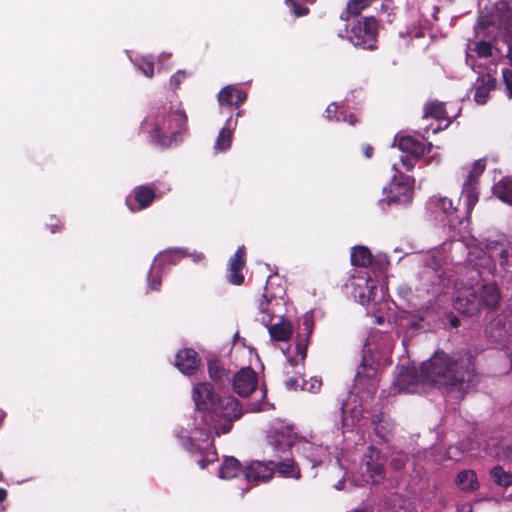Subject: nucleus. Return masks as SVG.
I'll use <instances>...</instances> for the list:
<instances>
[{"mask_svg": "<svg viewBox=\"0 0 512 512\" xmlns=\"http://www.w3.org/2000/svg\"><path fill=\"white\" fill-rule=\"evenodd\" d=\"M464 250L467 251V265L475 268L478 276L483 272L495 273L497 265L505 270L508 264L509 250L505 243L491 241L483 248L472 236L444 242L426 254H417L415 258L425 268L424 277L432 285H440L444 274V266L448 265L449 262L460 263L462 255H458V252L462 254Z\"/></svg>", "mask_w": 512, "mask_h": 512, "instance_id": "nucleus-1", "label": "nucleus"}, {"mask_svg": "<svg viewBox=\"0 0 512 512\" xmlns=\"http://www.w3.org/2000/svg\"><path fill=\"white\" fill-rule=\"evenodd\" d=\"M422 374L429 384L447 388L467 390L474 385V367L470 357L454 358L445 352L437 351L422 363Z\"/></svg>", "mask_w": 512, "mask_h": 512, "instance_id": "nucleus-2", "label": "nucleus"}, {"mask_svg": "<svg viewBox=\"0 0 512 512\" xmlns=\"http://www.w3.org/2000/svg\"><path fill=\"white\" fill-rule=\"evenodd\" d=\"M187 116L181 109L160 107L151 111L142 122V129L162 147L177 143L186 131Z\"/></svg>", "mask_w": 512, "mask_h": 512, "instance_id": "nucleus-3", "label": "nucleus"}, {"mask_svg": "<svg viewBox=\"0 0 512 512\" xmlns=\"http://www.w3.org/2000/svg\"><path fill=\"white\" fill-rule=\"evenodd\" d=\"M232 420H227L221 427L217 428L212 424L213 421L208 420V424L210 425V435H212V430H215L216 435L226 434L232 428ZM190 424L187 427H182L176 434L178 439L181 441L183 447L191 453V455L195 458L196 463L199 465L201 469L206 468L209 463H213L217 460V453L214 449L213 444L210 442V438L206 439L205 437L200 438V434H194L196 439L188 438L190 431H193Z\"/></svg>", "mask_w": 512, "mask_h": 512, "instance_id": "nucleus-4", "label": "nucleus"}, {"mask_svg": "<svg viewBox=\"0 0 512 512\" xmlns=\"http://www.w3.org/2000/svg\"><path fill=\"white\" fill-rule=\"evenodd\" d=\"M192 397L197 408L194 416V430L189 432V439H196L194 434L199 433L200 438H209L210 425L208 424V416L212 409H217V397L209 383H199L193 387Z\"/></svg>", "mask_w": 512, "mask_h": 512, "instance_id": "nucleus-5", "label": "nucleus"}, {"mask_svg": "<svg viewBox=\"0 0 512 512\" xmlns=\"http://www.w3.org/2000/svg\"><path fill=\"white\" fill-rule=\"evenodd\" d=\"M386 457L374 446H369L363 454L357 471L353 474L356 485L380 484L386 476Z\"/></svg>", "mask_w": 512, "mask_h": 512, "instance_id": "nucleus-6", "label": "nucleus"}, {"mask_svg": "<svg viewBox=\"0 0 512 512\" xmlns=\"http://www.w3.org/2000/svg\"><path fill=\"white\" fill-rule=\"evenodd\" d=\"M485 168V159H478L474 161L470 167L462 168V172L465 174V180L463 182L461 199L464 201L466 206L467 215H470L474 206L478 202V178L484 172Z\"/></svg>", "mask_w": 512, "mask_h": 512, "instance_id": "nucleus-7", "label": "nucleus"}, {"mask_svg": "<svg viewBox=\"0 0 512 512\" xmlns=\"http://www.w3.org/2000/svg\"><path fill=\"white\" fill-rule=\"evenodd\" d=\"M296 440L297 433L294 427L281 420L274 421L267 432L268 445L276 456L289 450Z\"/></svg>", "mask_w": 512, "mask_h": 512, "instance_id": "nucleus-8", "label": "nucleus"}, {"mask_svg": "<svg viewBox=\"0 0 512 512\" xmlns=\"http://www.w3.org/2000/svg\"><path fill=\"white\" fill-rule=\"evenodd\" d=\"M466 63L479 75L478 79L476 80L473 89L475 90L474 93V100L478 104H485L488 100L489 93L491 90L494 89L496 80L492 75V71H495L496 63H491L492 67L488 68V72L484 73L483 71V62H476L472 56L467 54L466 57Z\"/></svg>", "mask_w": 512, "mask_h": 512, "instance_id": "nucleus-9", "label": "nucleus"}, {"mask_svg": "<svg viewBox=\"0 0 512 512\" xmlns=\"http://www.w3.org/2000/svg\"><path fill=\"white\" fill-rule=\"evenodd\" d=\"M376 20L366 17L357 21L350 30H346L347 38L357 47L373 50L376 47Z\"/></svg>", "mask_w": 512, "mask_h": 512, "instance_id": "nucleus-10", "label": "nucleus"}, {"mask_svg": "<svg viewBox=\"0 0 512 512\" xmlns=\"http://www.w3.org/2000/svg\"><path fill=\"white\" fill-rule=\"evenodd\" d=\"M346 286L351 289L353 297L362 305L376 297V282L366 270H360L352 274Z\"/></svg>", "mask_w": 512, "mask_h": 512, "instance_id": "nucleus-11", "label": "nucleus"}, {"mask_svg": "<svg viewBox=\"0 0 512 512\" xmlns=\"http://www.w3.org/2000/svg\"><path fill=\"white\" fill-rule=\"evenodd\" d=\"M185 253L180 249H169L160 252L154 259V263L147 275V285L150 290H158L161 284L160 273L166 265L176 264L178 260L183 258Z\"/></svg>", "mask_w": 512, "mask_h": 512, "instance_id": "nucleus-12", "label": "nucleus"}, {"mask_svg": "<svg viewBox=\"0 0 512 512\" xmlns=\"http://www.w3.org/2000/svg\"><path fill=\"white\" fill-rule=\"evenodd\" d=\"M428 382L422 374H420L414 367H402L393 381L394 390L397 392L417 393L425 389Z\"/></svg>", "mask_w": 512, "mask_h": 512, "instance_id": "nucleus-13", "label": "nucleus"}, {"mask_svg": "<svg viewBox=\"0 0 512 512\" xmlns=\"http://www.w3.org/2000/svg\"><path fill=\"white\" fill-rule=\"evenodd\" d=\"M284 299L282 296H276L268 293L266 287V293L258 304V317L257 319L264 325L269 326L271 322L284 316Z\"/></svg>", "mask_w": 512, "mask_h": 512, "instance_id": "nucleus-14", "label": "nucleus"}, {"mask_svg": "<svg viewBox=\"0 0 512 512\" xmlns=\"http://www.w3.org/2000/svg\"><path fill=\"white\" fill-rule=\"evenodd\" d=\"M398 147L399 149L405 153L400 157L401 164L407 170H411L416 161L425 154L430 153L432 150V145L426 147L423 143L419 142L412 136H402L398 139Z\"/></svg>", "mask_w": 512, "mask_h": 512, "instance_id": "nucleus-15", "label": "nucleus"}, {"mask_svg": "<svg viewBox=\"0 0 512 512\" xmlns=\"http://www.w3.org/2000/svg\"><path fill=\"white\" fill-rule=\"evenodd\" d=\"M486 333L495 343H502L512 335V309H507L487 326Z\"/></svg>", "mask_w": 512, "mask_h": 512, "instance_id": "nucleus-16", "label": "nucleus"}, {"mask_svg": "<svg viewBox=\"0 0 512 512\" xmlns=\"http://www.w3.org/2000/svg\"><path fill=\"white\" fill-rule=\"evenodd\" d=\"M258 386L256 372L250 367H243L232 378V388L241 397L250 395Z\"/></svg>", "mask_w": 512, "mask_h": 512, "instance_id": "nucleus-17", "label": "nucleus"}, {"mask_svg": "<svg viewBox=\"0 0 512 512\" xmlns=\"http://www.w3.org/2000/svg\"><path fill=\"white\" fill-rule=\"evenodd\" d=\"M454 308L469 316L477 314L481 309L478 292L472 287L460 289L454 301Z\"/></svg>", "mask_w": 512, "mask_h": 512, "instance_id": "nucleus-18", "label": "nucleus"}, {"mask_svg": "<svg viewBox=\"0 0 512 512\" xmlns=\"http://www.w3.org/2000/svg\"><path fill=\"white\" fill-rule=\"evenodd\" d=\"M216 403L217 409H212L208 416L210 421H214L215 417H223L227 420L238 419L243 413L240 403L231 395L218 398Z\"/></svg>", "mask_w": 512, "mask_h": 512, "instance_id": "nucleus-19", "label": "nucleus"}, {"mask_svg": "<svg viewBox=\"0 0 512 512\" xmlns=\"http://www.w3.org/2000/svg\"><path fill=\"white\" fill-rule=\"evenodd\" d=\"M414 181L406 176L398 179L396 176L390 184V192L392 195L388 198V203L408 204L413 197Z\"/></svg>", "mask_w": 512, "mask_h": 512, "instance_id": "nucleus-20", "label": "nucleus"}, {"mask_svg": "<svg viewBox=\"0 0 512 512\" xmlns=\"http://www.w3.org/2000/svg\"><path fill=\"white\" fill-rule=\"evenodd\" d=\"M275 472L274 462L269 463L255 461L243 471L244 477L249 484H258L269 481Z\"/></svg>", "mask_w": 512, "mask_h": 512, "instance_id": "nucleus-21", "label": "nucleus"}, {"mask_svg": "<svg viewBox=\"0 0 512 512\" xmlns=\"http://www.w3.org/2000/svg\"><path fill=\"white\" fill-rule=\"evenodd\" d=\"M378 369V363L364 357L355 377L356 386H367L369 392L374 391Z\"/></svg>", "mask_w": 512, "mask_h": 512, "instance_id": "nucleus-22", "label": "nucleus"}, {"mask_svg": "<svg viewBox=\"0 0 512 512\" xmlns=\"http://www.w3.org/2000/svg\"><path fill=\"white\" fill-rule=\"evenodd\" d=\"M299 452L311 463V468H315L329 460L330 454L326 447L316 445L309 441H302L298 444Z\"/></svg>", "mask_w": 512, "mask_h": 512, "instance_id": "nucleus-23", "label": "nucleus"}, {"mask_svg": "<svg viewBox=\"0 0 512 512\" xmlns=\"http://www.w3.org/2000/svg\"><path fill=\"white\" fill-rule=\"evenodd\" d=\"M296 351H297L296 357L288 356L289 367L285 368V373L287 375H289L291 373L289 368H297V370L294 373L295 375L285 381V386L288 389H296L299 386V381L302 376L301 369H302V362L304 361V359L306 357V347L299 343L296 346Z\"/></svg>", "mask_w": 512, "mask_h": 512, "instance_id": "nucleus-24", "label": "nucleus"}, {"mask_svg": "<svg viewBox=\"0 0 512 512\" xmlns=\"http://www.w3.org/2000/svg\"><path fill=\"white\" fill-rule=\"evenodd\" d=\"M491 17L492 24L497 25L507 37L512 39V11L508 4L506 2L498 3Z\"/></svg>", "mask_w": 512, "mask_h": 512, "instance_id": "nucleus-25", "label": "nucleus"}, {"mask_svg": "<svg viewBox=\"0 0 512 512\" xmlns=\"http://www.w3.org/2000/svg\"><path fill=\"white\" fill-rule=\"evenodd\" d=\"M199 364L200 359L193 349H183L175 357V366L185 375L193 374Z\"/></svg>", "mask_w": 512, "mask_h": 512, "instance_id": "nucleus-26", "label": "nucleus"}, {"mask_svg": "<svg viewBox=\"0 0 512 512\" xmlns=\"http://www.w3.org/2000/svg\"><path fill=\"white\" fill-rule=\"evenodd\" d=\"M245 264V248L241 246L229 260L228 280L234 285H241L244 276L241 270Z\"/></svg>", "mask_w": 512, "mask_h": 512, "instance_id": "nucleus-27", "label": "nucleus"}, {"mask_svg": "<svg viewBox=\"0 0 512 512\" xmlns=\"http://www.w3.org/2000/svg\"><path fill=\"white\" fill-rule=\"evenodd\" d=\"M357 397L350 399L348 403L342 405V421L344 427L354 426L360 423L364 418V409L361 405H357Z\"/></svg>", "mask_w": 512, "mask_h": 512, "instance_id": "nucleus-28", "label": "nucleus"}, {"mask_svg": "<svg viewBox=\"0 0 512 512\" xmlns=\"http://www.w3.org/2000/svg\"><path fill=\"white\" fill-rule=\"evenodd\" d=\"M268 328V332L272 341H288L293 333V326L289 320L284 318V316L275 320V322H271Z\"/></svg>", "mask_w": 512, "mask_h": 512, "instance_id": "nucleus-29", "label": "nucleus"}, {"mask_svg": "<svg viewBox=\"0 0 512 512\" xmlns=\"http://www.w3.org/2000/svg\"><path fill=\"white\" fill-rule=\"evenodd\" d=\"M372 424L374 426V433L380 441L387 442L391 439L394 424L388 416L383 413L375 414L372 416Z\"/></svg>", "mask_w": 512, "mask_h": 512, "instance_id": "nucleus-30", "label": "nucleus"}, {"mask_svg": "<svg viewBox=\"0 0 512 512\" xmlns=\"http://www.w3.org/2000/svg\"><path fill=\"white\" fill-rule=\"evenodd\" d=\"M247 95L244 91L237 89L233 85L225 86L218 93V102L220 105H229L239 107L246 101Z\"/></svg>", "mask_w": 512, "mask_h": 512, "instance_id": "nucleus-31", "label": "nucleus"}, {"mask_svg": "<svg viewBox=\"0 0 512 512\" xmlns=\"http://www.w3.org/2000/svg\"><path fill=\"white\" fill-rule=\"evenodd\" d=\"M237 125V120L234 122L232 118H228L224 127L220 130L215 141L214 149L217 152H223L230 148L232 143L233 132Z\"/></svg>", "mask_w": 512, "mask_h": 512, "instance_id": "nucleus-32", "label": "nucleus"}, {"mask_svg": "<svg viewBox=\"0 0 512 512\" xmlns=\"http://www.w3.org/2000/svg\"><path fill=\"white\" fill-rule=\"evenodd\" d=\"M456 486L463 492H474L479 488V481L475 471L466 469L460 471L455 478Z\"/></svg>", "mask_w": 512, "mask_h": 512, "instance_id": "nucleus-33", "label": "nucleus"}, {"mask_svg": "<svg viewBox=\"0 0 512 512\" xmlns=\"http://www.w3.org/2000/svg\"><path fill=\"white\" fill-rule=\"evenodd\" d=\"M135 201L138 203V207L134 208L129 199H127V205L131 211H136L148 207L155 199V192L148 186H139L135 189Z\"/></svg>", "mask_w": 512, "mask_h": 512, "instance_id": "nucleus-34", "label": "nucleus"}, {"mask_svg": "<svg viewBox=\"0 0 512 512\" xmlns=\"http://www.w3.org/2000/svg\"><path fill=\"white\" fill-rule=\"evenodd\" d=\"M428 206L429 209L434 213L441 212L448 218L453 216V214L456 212V208L454 207L452 200L440 195L431 197L428 202Z\"/></svg>", "mask_w": 512, "mask_h": 512, "instance_id": "nucleus-35", "label": "nucleus"}, {"mask_svg": "<svg viewBox=\"0 0 512 512\" xmlns=\"http://www.w3.org/2000/svg\"><path fill=\"white\" fill-rule=\"evenodd\" d=\"M478 292V298L481 300V307H495L500 300V292L495 284L482 285Z\"/></svg>", "mask_w": 512, "mask_h": 512, "instance_id": "nucleus-36", "label": "nucleus"}, {"mask_svg": "<svg viewBox=\"0 0 512 512\" xmlns=\"http://www.w3.org/2000/svg\"><path fill=\"white\" fill-rule=\"evenodd\" d=\"M243 472L240 462L234 457H226L220 466L219 477L222 479H232Z\"/></svg>", "mask_w": 512, "mask_h": 512, "instance_id": "nucleus-37", "label": "nucleus"}, {"mask_svg": "<svg viewBox=\"0 0 512 512\" xmlns=\"http://www.w3.org/2000/svg\"><path fill=\"white\" fill-rule=\"evenodd\" d=\"M208 372L210 378L218 383L224 384L226 381L230 380L229 371L225 369L224 365L218 359H211L208 362Z\"/></svg>", "mask_w": 512, "mask_h": 512, "instance_id": "nucleus-38", "label": "nucleus"}, {"mask_svg": "<svg viewBox=\"0 0 512 512\" xmlns=\"http://www.w3.org/2000/svg\"><path fill=\"white\" fill-rule=\"evenodd\" d=\"M494 195L501 201L512 205V179L505 177L493 186Z\"/></svg>", "mask_w": 512, "mask_h": 512, "instance_id": "nucleus-39", "label": "nucleus"}, {"mask_svg": "<svg viewBox=\"0 0 512 512\" xmlns=\"http://www.w3.org/2000/svg\"><path fill=\"white\" fill-rule=\"evenodd\" d=\"M351 263L354 266L367 267L372 263V254L366 246H356L351 252Z\"/></svg>", "mask_w": 512, "mask_h": 512, "instance_id": "nucleus-40", "label": "nucleus"}, {"mask_svg": "<svg viewBox=\"0 0 512 512\" xmlns=\"http://www.w3.org/2000/svg\"><path fill=\"white\" fill-rule=\"evenodd\" d=\"M339 110V106L337 105V103H331L325 113H326V118L331 120V119H336L337 121H343V122H346L348 121L350 125H355L356 122H357V119L355 118V116L353 114H349L347 115L346 111H343V110Z\"/></svg>", "mask_w": 512, "mask_h": 512, "instance_id": "nucleus-41", "label": "nucleus"}, {"mask_svg": "<svg viewBox=\"0 0 512 512\" xmlns=\"http://www.w3.org/2000/svg\"><path fill=\"white\" fill-rule=\"evenodd\" d=\"M424 116L432 117L438 120L446 119L449 117L445 109L444 103L438 101L429 102L426 104L424 109Z\"/></svg>", "mask_w": 512, "mask_h": 512, "instance_id": "nucleus-42", "label": "nucleus"}, {"mask_svg": "<svg viewBox=\"0 0 512 512\" xmlns=\"http://www.w3.org/2000/svg\"><path fill=\"white\" fill-rule=\"evenodd\" d=\"M275 469L284 477H292L295 479L300 478V470L298 467H295L294 461L286 460L284 462H280L275 464Z\"/></svg>", "mask_w": 512, "mask_h": 512, "instance_id": "nucleus-43", "label": "nucleus"}, {"mask_svg": "<svg viewBox=\"0 0 512 512\" xmlns=\"http://www.w3.org/2000/svg\"><path fill=\"white\" fill-rule=\"evenodd\" d=\"M373 0H349L347 4V11L341 15V18L348 20L349 15L357 16L363 9L368 7Z\"/></svg>", "mask_w": 512, "mask_h": 512, "instance_id": "nucleus-44", "label": "nucleus"}, {"mask_svg": "<svg viewBox=\"0 0 512 512\" xmlns=\"http://www.w3.org/2000/svg\"><path fill=\"white\" fill-rule=\"evenodd\" d=\"M490 476L495 483L502 487H508L512 484V475L504 471L500 466L491 469Z\"/></svg>", "mask_w": 512, "mask_h": 512, "instance_id": "nucleus-45", "label": "nucleus"}, {"mask_svg": "<svg viewBox=\"0 0 512 512\" xmlns=\"http://www.w3.org/2000/svg\"><path fill=\"white\" fill-rule=\"evenodd\" d=\"M135 66L146 77L151 78L154 74V62L151 56H143L134 61Z\"/></svg>", "mask_w": 512, "mask_h": 512, "instance_id": "nucleus-46", "label": "nucleus"}, {"mask_svg": "<svg viewBox=\"0 0 512 512\" xmlns=\"http://www.w3.org/2000/svg\"><path fill=\"white\" fill-rule=\"evenodd\" d=\"M475 51L479 59L487 60L488 58H495V52L490 42L481 41L476 44Z\"/></svg>", "mask_w": 512, "mask_h": 512, "instance_id": "nucleus-47", "label": "nucleus"}, {"mask_svg": "<svg viewBox=\"0 0 512 512\" xmlns=\"http://www.w3.org/2000/svg\"><path fill=\"white\" fill-rule=\"evenodd\" d=\"M388 265L389 261L386 254L379 253L375 256H372V263H370V266L374 271L383 272L387 269Z\"/></svg>", "mask_w": 512, "mask_h": 512, "instance_id": "nucleus-48", "label": "nucleus"}, {"mask_svg": "<svg viewBox=\"0 0 512 512\" xmlns=\"http://www.w3.org/2000/svg\"><path fill=\"white\" fill-rule=\"evenodd\" d=\"M409 457L407 454L403 452H397L392 456L391 459V467L395 471H401L406 467V464L408 463Z\"/></svg>", "mask_w": 512, "mask_h": 512, "instance_id": "nucleus-49", "label": "nucleus"}, {"mask_svg": "<svg viewBox=\"0 0 512 512\" xmlns=\"http://www.w3.org/2000/svg\"><path fill=\"white\" fill-rule=\"evenodd\" d=\"M285 3L291 7L295 16L300 17L308 13V8L296 3L295 0H285Z\"/></svg>", "mask_w": 512, "mask_h": 512, "instance_id": "nucleus-50", "label": "nucleus"}, {"mask_svg": "<svg viewBox=\"0 0 512 512\" xmlns=\"http://www.w3.org/2000/svg\"><path fill=\"white\" fill-rule=\"evenodd\" d=\"M321 384V380L317 378H311L309 382L303 381L302 389L316 393L319 391Z\"/></svg>", "mask_w": 512, "mask_h": 512, "instance_id": "nucleus-51", "label": "nucleus"}, {"mask_svg": "<svg viewBox=\"0 0 512 512\" xmlns=\"http://www.w3.org/2000/svg\"><path fill=\"white\" fill-rule=\"evenodd\" d=\"M503 81L506 87V94L509 99L512 98V71L509 69L503 70Z\"/></svg>", "mask_w": 512, "mask_h": 512, "instance_id": "nucleus-52", "label": "nucleus"}, {"mask_svg": "<svg viewBox=\"0 0 512 512\" xmlns=\"http://www.w3.org/2000/svg\"><path fill=\"white\" fill-rule=\"evenodd\" d=\"M186 78L185 71H178L170 78V86L173 89H176L179 87L180 83Z\"/></svg>", "mask_w": 512, "mask_h": 512, "instance_id": "nucleus-53", "label": "nucleus"}, {"mask_svg": "<svg viewBox=\"0 0 512 512\" xmlns=\"http://www.w3.org/2000/svg\"><path fill=\"white\" fill-rule=\"evenodd\" d=\"M507 47H508V51H507L506 57L509 59V63L512 66V42L511 41H507Z\"/></svg>", "mask_w": 512, "mask_h": 512, "instance_id": "nucleus-54", "label": "nucleus"}, {"mask_svg": "<svg viewBox=\"0 0 512 512\" xmlns=\"http://www.w3.org/2000/svg\"><path fill=\"white\" fill-rule=\"evenodd\" d=\"M363 153L367 158H370L373 154V148L369 145L363 147Z\"/></svg>", "mask_w": 512, "mask_h": 512, "instance_id": "nucleus-55", "label": "nucleus"}, {"mask_svg": "<svg viewBox=\"0 0 512 512\" xmlns=\"http://www.w3.org/2000/svg\"><path fill=\"white\" fill-rule=\"evenodd\" d=\"M506 459L512 463V445L509 446L505 452Z\"/></svg>", "mask_w": 512, "mask_h": 512, "instance_id": "nucleus-56", "label": "nucleus"}, {"mask_svg": "<svg viewBox=\"0 0 512 512\" xmlns=\"http://www.w3.org/2000/svg\"><path fill=\"white\" fill-rule=\"evenodd\" d=\"M303 324H304V326H305V329H307V330H309V331L311 330L312 323H311L310 318L305 317V319H304V321H303Z\"/></svg>", "mask_w": 512, "mask_h": 512, "instance_id": "nucleus-57", "label": "nucleus"}, {"mask_svg": "<svg viewBox=\"0 0 512 512\" xmlns=\"http://www.w3.org/2000/svg\"><path fill=\"white\" fill-rule=\"evenodd\" d=\"M6 496H7V492H6V490H5V489H3V488H0V502H2L3 500H5Z\"/></svg>", "mask_w": 512, "mask_h": 512, "instance_id": "nucleus-58", "label": "nucleus"}, {"mask_svg": "<svg viewBox=\"0 0 512 512\" xmlns=\"http://www.w3.org/2000/svg\"><path fill=\"white\" fill-rule=\"evenodd\" d=\"M202 258H203V254H201V253L193 255L194 261H200Z\"/></svg>", "mask_w": 512, "mask_h": 512, "instance_id": "nucleus-59", "label": "nucleus"}, {"mask_svg": "<svg viewBox=\"0 0 512 512\" xmlns=\"http://www.w3.org/2000/svg\"><path fill=\"white\" fill-rule=\"evenodd\" d=\"M451 324L453 327H458L459 326V320L457 318H453L451 320Z\"/></svg>", "mask_w": 512, "mask_h": 512, "instance_id": "nucleus-60", "label": "nucleus"}, {"mask_svg": "<svg viewBox=\"0 0 512 512\" xmlns=\"http://www.w3.org/2000/svg\"><path fill=\"white\" fill-rule=\"evenodd\" d=\"M261 408H260V405H254L250 410L253 411V412H256V411H259Z\"/></svg>", "mask_w": 512, "mask_h": 512, "instance_id": "nucleus-61", "label": "nucleus"}, {"mask_svg": "<svg viewBox=\"0 0 512 512\" xmlns=\"http://www.w3.org/2000/svg\"><path fill=\"white\" fill-rule=\"evenodd\" d=\"M265 397H266V390L262 389L261 390V398L264 399Z\"/></svg>", "mask_w": 512, "mask_h": 512, "instance_id": "nucleus-62", "label": "nucleus"}, {"mask_svg": "<svg viewBox=\"0 0 512 512\" xmlns=\"http://www.w3.org/2000/svg\"><path fill=\"white\" fill-rule=\"evenodd\" d=\"M56 226H57L56 224H52V225H51V232H52V233H55V232H56Z\"/></svg>", "mask_w": 512, "mask_h": 512, "instance_id": "nucleus-63", "label": "nucleus"}, {"mask_svg": "<svg viewBox=\"0 0 512 512\" xmlns=\"http://www.w3.org/2000/svg\"><path fill=\"white\" fill-rule=\"evenodd\" d=\"M242 114H243V112H242V111H238V112H237V114H236V116H237V117H240V116H242Z\"/></svg>", "mask_w": 512, "mask_h": 512, "instance_id": "nucleus-64", "label": "nucleus"}]
</instances>
